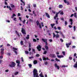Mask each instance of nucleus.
<instances>
[{"label": "nucleus", "mask_w": 77, "mask_h": 77, "mask_svg": "<svg viewBox=\"0 0 77 77\" xmlns=\"http://www.w3.org/2000/svg\"><path fill=\"white\" fill-rule=\"evenodd\" d=\"M5 5H8V3L6 1H5Z\"/></svg>", "instance_id": "052dcab7"}, {"label": "nucleus", "mask_w": 77, "mask_h": 77, "mask_svg": "<svg viewBox=\"0 0 77 77\" xmlns=\"http://www.w3.org/2000/svg\"><path fill=\"white\" fill-rule=\"evenodd\" d=\"M7 8L8 9H9L11 11H12V8H11L10 6H9L8 5L7 6Z\"/></svg>", "instance_id": "f8f14e48"}, {"label": "nucleus", "mask_w": 77, "mask_h": 77, "mask_svg": "<svg viewBox=\"0 0 77 77\" xmlns=\"http://www.w3.org/2000/svg\"><path fill=\"white\" fill-rule=\"evenodd\" d=\"M60 40L62 42H63V40L62 38H60Z\"/></svg>", "instance_id": "09e8293b"}, {"label": "nucleus", "mask_w": 77, "mask_h": 77, "mask_svg": "<svg viewBox=\"0 0 77 77\" xmlns=\"http://www.w3.org/2000/svg\"><path fill=\"white\" fill-rule=\"evenodd\" d=\"M20 2H22V3H23V5L24 6L25 5V3L23 2V0H20Z\"/></svg>", "instance_id": "bb28decb"}, {"label": "nucleus", "mask_w": 77, "mask_h": 77, "mask_svg": "<svg viewBox=\"0 0 77 77\" xmlns=\"http://www.w3.org/2000/svg\"><path fill=\"white\" fill-rule=\"evenodd\" d=\"M10 5L11 7L12 8H15V5L12 4H10Z\"/></svg>", "instance_id": "ddd939ff"}, {"label": "nucleus", "mask_w": 77, "mask_h": 77, "mask_svg": "<svg viewBox=\"0 0 77 77\" xmlns=\"http://www.w3.org/2000/svg\"><path fill=\"white\" fill-rule=\"evenodd\" d=\"M69 21L71 22V25H72V24H73V22H72V19H70L69 20Z\"/></svg>", "instance_id": "2eb2a0df"}, {"label": "nucleus", "mask_w": 77, "mask_h": 77, "mask_svg": "<svg viewBox=\"0 0 77 77\" xmlns=\"http://www.w3.org/2000/svg\"><path fill=\"white\" fill-rule=\"evenodd\" d=\"M28 66L30 68H32V65L31 64H28Z\"/></svg>", "instance_id": "412c9836"}, {"label": "nucleus", "mask_w": 77, "mask_h": 77, "mask_svg": "<svg viewBox=\"0 0 77 77\" xmlns=\"http://www.w3.org/2000/svg\"><path fill=\"white\" fill-rule=\"evenodd\" d=\"M40 56V55L38 54H37L35 55L36 57H39Z\"/></svg>", "instance_id": "72a5a7b5"}, {"label": "nucleus", "mask_w": 77, "mask_h": 77, "mask_svg": "<svg viewBox=\"0 0 77 77\" xmlns=\"http://www.w3.org/2000/svg\"><path fill=\"white\" fill-rule=\"evenodd\" d=\"M49 41L51 42H53V40L51 39H49Z\"/></svg>", "instance_id": "680f3d73"}, {"label": "nucleus", "mask_w": 77, "mask_h": 77, "mask_svg": "<svg viewBox=\"0 0 77 77\" xmlns=\"http://www.w3.org/2000/svg\"><path fill=\"white\" fill-rule=\"evenodd\" d=\"M9 72V70L8 69H7L5 70V72Z\"/></svg>", "instance_id": "69168bd1"}, {"label": "nucleus", "mask_w": 77, "mask_h": 77, "mask_svg": "<svg viewBox=\"0 0 77 77\" xmlns=\"http://www.w3.org/2000/svg\"><path fill=\"white\" fill-rule=\"evenodd\" d=\"M3 56H0V59H3Z\"/></svg>", "instance_id": "0e129e2a"}, {"label": "nucleus", "mask_w": 77, "mask_h": 77, "mask_svg": "<svg viewBox=\"0 0 77 77\" xmlns=\"http://www.w3.org/2000/svg\"><path fill=\"white\" fill-rule=\"evenodd\" d=\"M67 5H69L70 4H69V2L67 1Z\"/></svg>", "instance_id": "603ef678"}, {"label": "nucleus", "mask_w": 77, "mask_h": 77, "mask_svg": "<svg viewBox=\"0 0 77 77\" xmlns=\"http://www.w3.org/2000/svg\"><path fill=\"white\" fill-rule=\"evenodd\" d=\"M27 9H30V5L29 4L28 5V6L27 7Z\"/></svg>", "instance_id": "393cba45"}, {"label": "nucleus", "mask_w": 77, "mask_h": 77, "mask_svg": "<svg viewBox=\"0 0 77 77\" xmlns=\"http://www.w3.org/2000/svg\"><path fill=\"white\" fill-rule=\"evenodd\" d=\"M53 38H54V37H55L56 38H59V35L58 34H56V35H55V33H53Z\"/></svg>", "instance_id": "20e7f679"}, {"label": "nucleus", "mask_w": 77, "mask_h": 77, "mask_svg": "<svg viewBox=\"0 0 77 77\" xmlns=\"http://www.w3.org/2000/svg\"><path fill=\"white\" fill-rule=\"evenodd\" d=\"M16 19H17V18H16V17H14L13 19V20H14V21H16Z\"/></svg>", "instance_id": "6e6d98bb"}, {"label": "nucleus", "mask_w": 77, "mask_h": 77, "mask_svg": "<svg viewBox=\"0 0 77 77\" xmlns=\"http://www.w3.org/2000/svg\"><path fill=\"white\" fill-rule=\"evenodd\" d=\"M55 60L56 61H57V62H60V60H58V59H57V58L55 59Z\"/></svg>", "instance_id": "7c9ffc66"}, {"label": "nucleus", "mask_w": 77, "mask_h": 77, "mask_svg": "<svg viewBox=\"0 0 77 77\" xmlns=\"http://www.w3.org/2000/svg\"><path fill=\"white\" fill-rule=\"evenodd\" d=\"M38 63V61L36 60H34L33 61V63L35 65V64H36Z\"/></svg>", "instance_id": "a211bd4d"}, {"label": "nucleus", "mask_w": 77, "mask_h": 77, "mask_svg": "<svg viewBox=\"0 0 77 77\" xmlns=\"http://www.w3.org/2000/svg\"><path fill=\"white\" fill-rule=\"evenodd\" d=\"M13 49L14 50H17V48H13Z\"/></svg>", "instance_id": "8fccbe9b"}, {"label": "nucleus", "mask_w": 77, "mask_h": 77, "mask_svg": "<svg viewBox=\"0 0 77 77\" xmlns=\"http://www.w3.org/2000/svg\"><path fill=\"white\" fill-rule=\"evenodd\" d=\"M27 36L26 37V39H29V36L30 35H27Z\"/></svg>", "instance_id": "6ab92c4d"}, {"label": "nucleus", "mask_w": 77, "mask_h": 77, "mask_svg": "<svg viewBox=\"0 0 77 77\" xmlns=\"http://www.w3.org/2000/svg\"><path fill=\"white\" fill-rule=\"evenodd\" d=\"M75 11H77V7H75Z\"/></svg>", "instance_id": "774afa93"}, {"label": "nucleus", "mask_w": 77, "mask_h": 77, "mask_svg": "<svg viewBox=\"0 0 77 77\" xmlns=\"http://www.w3.org/2000/svg\"><path fill=\"white\" fill-rule=\"evenodd\" d=\"M19 72H15L14 73L15 75H17V74H18Z\"/></svg>", "instance_id": "5701e85b"}, {"label": "nucleus", "mask_w": 77, "mask_h": 77, "mask_svg": "<svg viewBox=\"0 0 77 77\" xmlns=\"http://www.w3.org/2000/svg\"><path fill=\"white\" fill-rule=\"evenodd\" d=\"M16 62L17 63V66H20V61L17 60L16 61Z\"/></svg>", "instance_id": "1a4fd4ad"}, {"label": "nucleus", "mask_w": 77, "mask_h": 77, "mask_svg": "<svg viewBox=\"0 0 77 77\" xmlns=\"http://www.w3.org/2000/svg\"><path fill=\"white\" fill-rule=\"evenodd\" d=\"M60 12H61V11H59L58 13H57L56 14L57 15H59V14H60Z\"/></svg>", "instance_id": "cd10ccee"}, {"label": "nucleus", "mask_w": 77, "mask_h": 77, "mask_svg": "<svg viewBox=\"0 0 77 77\" xmlns=\"http://www.w3.org/2000/svg\"><path fill=\"white\" fill-rule=\"evenodd\" d=\"M60 12H61V11H59L58 13H57L56 14L57 15H59V14H60Z\"/></svg>", "instance_id": "c85d7f7f"}, {"label": "nucleus", "mask_w": 77, "mask_h": 77, "mask_svg": "<svg viewBox=\"0 0 77 77\" xmlns=\"http://www.w3.org/2000/svg\"><path fill=\"white\" fill-rule=\"evenodd\" d=\"M64 0V2L65 3H67V1H66V0Z\"/></svg>", "instance_id": "bf43d9fd"}, {"label": "nucleus", "mask_w": 77, "mask_h": 77, "mask_svg": "<svg viewBox=\"0 0 77 77\" xmlns=\"http://www.w3.org/2000/svg\"><path fill=\"white\" fill-rule=\"evenodd\" d=\"M59 33L60 34V35H62V34H63V33H62V32L60 31H59Z\"/></svg>", "instance_id": "3c124183"}, {"label": "nucleus", "mask_w": 77, "mask_h": 77, "mask_svg": "<svg viewBox=\"0 0 77 77\" xmlns=\"http://www.w3.org/2000/svg\"><path fill=\"white\" fill-rule=\"evenodd\" d=\"M16 64L14 62H11V64L9 65V66L11 68H13L15 66Z\"/></svg>", "instance_id": "f03ea898"}, {"label": "nucleus", "mask_w": 77, "mask_h": 77, "mask_svg": "<svg viewBox=\"0 0 77 77\" xmlns=\"http://www.w3.org/2000/svg\"><path fill=\"white\" fill-rule=\"evenodd\" d=\"M57 57L58 58H60H60L63 57L64 56H63L62 55H57Z\"/></svg>", "instance_id": "9b49d317"}, {"label": "nucleus", "mask_w": 77, "mask_h": 77, "mask_svg": "<svg viewBox=\"0 0 77 77\" xmlns=\"http://www.w3.org/2000/svg\"><path fill=\"white\" fill-rule=\"evenodd\" d=\"M37 48L39 51H41V46L39 45L37 47Z\"/></svg>", "instance_id": "39448f33"}, {"label": "nucleus", "mask_w": 77, "mask_h": 77, "mask_svg": "<svg viewBox=\"0 0 77 77\" xmlns=\"http://www.w3.org/2000/svg\"><path fill=\"white\" fill-rule=\"evenodd\" d=\"M21 32L23 35H26V30L25 29H24V28H21Z\"/></svg>", "instance_id": "7ed1b4c3"}, {"label": "nucleus", "mask_w": 77, "mask_h": 77, "mask_svg": "<svg viewBox=\"0 0 77 77\" xmlns=\"http://www.w3.org/2000/svg\"><path fill=\"white\" fill-rule=\"evenodd\" d=\"M36 23L37 24V26H39V21L37 20L36 21Z\"/></svg>", "instance_id": "f3484780"}, {"label": "nucleus", "mask_w": 77, "mask_h": 77, "mask_svg": "<svg viewBox=\"0 0 77 77\" xmlns=\"http://www.w3.org/2000/svg\"><path fill=\"white\" fill-rule=\"evenodd\" d=\"M25 54H29V52L28 51H25Z\"/></svg>", "instance_id": "e433bc0d"}, {"label": "nucleus", "mask_w": 77, "mask_h": 77, "mask_svg": "<svg viewBox=\"0 0 77 77\" xmlns=\"http://www.w3.org/2000/svg\"><path fill=\"white\" fill-rule=\"evenodd\" d=\"M25 22H26V20H24L22 21V23L23 24H25Z\"/></svg>", "instance_id": "de8ad7c7"}, {"label": "nucleus", "mask_w": 77, "mask_h": 77, "mask_svg": "<svg viewBox=\"0 0 77 77\" xmlns=\"http://www.w3.org/2000/svg\"><path fill=\"white\" fill-rule=\"evenodd\" d=\"M65 26H66V25L68 24V22H67L66 21H65Z\"/></svg>", "instance_id": "473e14b6"}, {"label": "nucleus", "mask_w": 77, "mask_h": 77, "mask_svg": "<svg viewBox=\"0 0 77 77\" xmlns=\"http://www.w3.org/2000/svg\"><path fill=\"white\" fill-rule=\"evenodd\" d=\"M52 12L53 14H56V12L55 11H52Z\"/></svg>", "instance_id": "5fc2aeb1"}, {"label": "nucleus", "mask_w": 77, "mask_h": 77, "mask_svg": "<svg viewBox=\"0 0 77 77\" xmlns=\"http://www.w3.org/2000/svg\"><path fill=\"white\" fill-rule=\"evenodd\" d=\"M45 14L46 16L47 17V18H50V16L48 13L46 12Z\"/></svg>", "instance_id": "6e6552de"}, {"label": "nucleus", "mask_w": 77, "mask_h": 77, "mask_svg": "<svg viewBox=\"0 0 77 77\" xmlns=\"http://www.w3.org/2000/svg\"><path fill=\"white\" fill-rule=\"evenodd\" d=\"M33 6L34 8H36V4H33Z\"/></svg>", "instance_id": "58836bf2"}, {"label": "nucleus", "mask_w": 77, "mask_h": 77, "mask_svg": "<svg viewBox=\"0 0 77 77\" xmlns=\"http://www.w3.org/2000/svg\"><path fill=\"white\" fill-rule=\"evenodd\" d=\"M50 57H51L53 58H55L56 57V55L55 54H51L49 55Z\"/></svg>", "instance_id": "0eeeda50"}, {"label": "nucleus", "mask_w": 77, "mask_h": 77, "mask_svg": "<svg viewBox=\"0 0 77 77\" xmlns=\"http://www.w3.org/2000/svg\"><path fill=\"white\" fill-rule=\"evenodd\" d=\"M33 58H34V57L33 56L29 57V59H33Z\"/></svg>", "instance_id": "2f4dec72"}, {"label": "nucleus", "mask_w": 77, "mask_h": 77, "mask_svg": "<svg viewBox=\"0 0 77 77\" xmlns=\"http://www.w3.org/2000/svg\"><path fill=\"white\" fill-rule=\"evenodd\" d=\"M69 60H72V57H69Z\"/></svg>", "instance_id": "13d9d810"}, {"label": "nucleus", "mask_w": 77, "mask_h": 77, "mask_svg": "<svg viewBox=\"0 0 77 77\" xmlns=\"http://www.w3.org/2000/svg\"><path fill=\"white\" fill-rule=\"evenodd\" d=\"M56 24H58V21H57V20H56Z\"/></svg>", "instance_id": "e2e57ef3"}, {"label": "nucleus", "mask_w": 77, "mask_h": 77, "mask_svg": "<svg viewBox=\"0 0 77 77\" xmlns=\"http://www.w3.org/2000/svg\"><path fill=\"white\" fill-rule=\"evenodd\" d=\"M47 51H45L43 53V54H47Z\"/></svg>", "instance_id": "79ce46f5"}, {"label": "nucleus", "mask_w": 77, "mask_h": 77, "mask_svg": "<svg viewBox=\"0 0 77 77\" xmlns=\"http://www.w3.org/2000/svg\"><path fill=\"white\" fill-rule=\"evenodd\" d=\"M62 38H65V35H63V34H62Z\"/></svg>", "instance_id": "c03bdc74"}, {"label": "nucleus", "mask_w": 77, "mask_h": 77, "mask_svg": "<svg viewBox=\"0 0 77 77\" xmlns=\"http://www.w3.org/2000/svg\"><path fill=\"white\" fill-rule=\"evenodd\" d=\"M60 15H63V11H61V12H60Z\"/></svg>", "instance_id": "a19ab883"}, {"label": "nucleus", "mask_w": 77, "mask_h": 77, "mask_svg": "<svg viewBox=\"0 0 77 77\" xmlns=\"http://www.w3.org/2000/svg\"><path fill=\"white\" fill-rule=\"evenodd\" d=\"M58 8L60 9H62L63 8V5H60L58 6Z\"/></svg>", "instance_id": "4468645a"}, {"label": "nucleus", "mask_w": 77, "mask_h": 77, "mask_svg": "<svg viewBox=\"0 0 77 77\" xmlns=\"http://www.w3.org/2000/svg\"><path fill=\"white\" fill-rule=\"evenodd\" d=\"M42 40L43 42L45 43V48L46 50L48 49V47L47 46L48 45V43H47V39H44L43 38H42Z\"/></svg>", "instance_id": "f257e3e1"}, {"label": "nucleus", "mask_w": 77, "mask_h": 77, "mask_svg": "<svg viewBox=\"0 0 77 77\" xmlns=\"http://www.w3.org/2000/svg\"><path fill=\"white\" fill-rule=\"evenodd\" d=\"M39 27L40 29H42V27L41 26V24H39Z\"/></svg>", "instance_id": "4c0bfd02"}, {"label": "nucleus", "mask_w": 77, "mask_h": 77, "mask_svg": "<svg viewBox=\"0 0 77 77\" xmlns=\"http://www.w3.org/2000/svg\"><path fill=\"white\" fill-rule=\"evenodd\" d=\"M75 48V46H72V48Z\"/></svg>", "instance_id": "338daca9"}, {"label": "nucleus", "mask_w": 77, "mask_h": 77, "mask_svg": "<svg viewBox=\"0 0 77 77\" xmlns=\"http://www.w3.org/2000/svg\"><path fill=\"white\" fill-rule=\"evenodd\" d=\"M33 42H36V40L35 38H33Z\"/></svg>", "instance_id": "a878e982"}, {"label": "nucleus", "mask_w": 77, "mask_h": 77, "mask_svg": "<svg viewBox=\"0 0 77 77\" xmlns=\"http://www.w3.org/2000/svg\"><path fill=\"white\" fill-rule=\"evenodd\" d=\"M13 51L14 52V53H15V54H17V51H15V50H13Z\"/></svg>", "instance_id": "c9c22d12"}, {"label": "nucleus", "mask_w": 77, "mask_h": 77, "mask_svg": "<svg viewBox=\"0 0 77 77\" xmlns=\"http://www.w3.org/2000/svg\"><path fill=\"white\" fill-rule=\"evenodd\" d=\"M20 44L21 45H24V44L23 43V41H22L20 42Z\"/></svg>", "instance_id": "4be33fe9"}, {"label": "nucleus", "mask_w": 77, "mask_h": 77, "mask_svg": "<svg viewBox=\"0 0 77 77\" xmlns=\"http://www.w3.org/2000/svg\"><path fill=\"white\" fill-rule=\"evenodd\" d=\"M57 29H58V30H60V29H61V28L60 27H58L57 28Z\"/></svg>", "instance_id": "864d4df0"}, {"label": "nucleus", "mask_w": 77, "mask_h": 77, "mask_svg": "<svg viewBox=\"0 0 77 77\" xmlns=\"http://www.w3.org/2000/svg\"><path fill=\"white\" fill-rule=\"evenodd\" d=\"M29 48H30V47H31V44L30 43L29 44Z\"/></svg>", "instance_id": "49530a36"}, {"label": "nucleus", "mask_w": 77, "mask_h": 77, "mask_svg": "<svg viewBox=\"0 0 77 77\" xmlns=\"http://www.w3.org/2000/svg\"><path fill=\"white\" fill-rule=\"evenodd\" d=\"M45 65H47V64H48V62H45Z\"/></svg>", "instance_id": "4d7b16f0"}, {"label": "nucleus", "mask_w": 77, "mask_h": 77, "mask_svg": "<svg viewBox=\"0 0 77 77\" xmlns=\"http://www.w3.org/2000/svg\"><path fill=\"white\" fill-rule=\"evenodd\" d=\"M66 47H67V48H69V46L67 43L66 44Z\"/></svg>", "instance_id": "a18cd8bd"}, {"label": "nucleus", "mask_w": 77, "mask_h": 77, "mask_svg": "<svg viewBox=\"0 0 77 77\" xmlns=\"http://www.w3.org/2000/svg\"><path fill=\"white\" fill-rule=\"evenodd\" d=\"M57 65V63H56L54 64V66L56 68H57V69H59V66L58 65Z\"/></svg>", "instance_id": "9d476101"}, {"label": "nucleus", "mask_w": 77, "mask_h": 77, "mask_svg": "<svg viewBox=\"0 0 77 77\" xmlns=\"http://www.w3.org/2000/svg\"><path fill=\"white\" fill-rule=\"evenodd\" d=\"M42 58H43V60H47V58H46L44 57H43Z\"/></svg>", "instance_id": "b1692460"}, {"label": "nucleus", "mask_w": 77, "mask_h": 77, "mask_svg": "<svg viewBox=\"0 0 77 77\" xmlns=\"http://www.w3.org/2000/svg\"><path fill=\"white\" fill-rule=\"evenodd\" d=\"M74 16L75 18H77V14H76V13L74 14Z\"/></svg>", "instance_id": "c756f323"}, {"label": "nucleus", "mask_w": 77, "mask_h": 77, "mask_svg": "<svg viewBox=\"0 0 77 77\" xmlns=\"http://www.w3.org/2000/svg\"><path fill=\"white\" fill-rule=\"evenodd\" d=\"M32 51L34 53H36V52L35 51V50L34 49H32Z\"/></svg>", "instance_id": "f704fd0d"}, {"label": "nucleus", "mask_w": 77, "mask_h": 77, "mask_svg": "<svg viewBox=\"0 0 77 77\" xmlns=\"http://www.w3.org/2000/svg\"><path fill=\"white\" fill-rule=\"evenodd\" d=\"M74 68H77V61L76 62V63L73 66Z\"/></svg>", "instance_id": "dca6fc26"}, {"label": "nucleus", "mask_w": 77, "mask_h": 77, "mask_svg": "<svg viewBox=\"0 0 77 77\" xmlns=\"http://www.w3.org/2000/svg\"><path fill=\"white\" fill-rule=\"evenodd\" d=\"M55 25V24L54 23H53L52 24H51V26L52 28H53V27H54V26Z\"/></svg>", "instance_id": "aec40b11"}, {"label": "nucleus", "mask_w": 77, "mask_h": 77, "mask_svg": "<svg viewBox=\"0 0 77 77\" xmlns=\"http://www.w3.org/2000/svg\"><path fill=\"white\" fill-rule=\"evenodd\" d=\"M62 54H63L64 56H65V51H63Z\"/></svg>", "instance_id": "37998d69"}, {"label": "nucleus", "mask_w": 77, "mask_h": 77, "mask_svg": "<svg viewBox=\"0 0 77 77\" xmlns=\"http://www.w3.org/2000/svg\"><path fill=\"white\" fill-rule=\"evenodd\" d=\"M73 29H74V31H75V30H76L75 26H74Z\"/></svg>", "instance_id": "ea45409f"}, {"label": "nucleus", "mask_w": 77, "mask_h": 77, "mask_svg": "<svg viewBox=\"0 0 77 77\" xmlns=\"http://www.w3.org/2000/svg\"><path fill=\"white\" fill-rule=\"evenodd\" d=\"M4 51H5V49L4 48L1 49V53L2 55H3L4 54Z\"/></svg>", "instance_id": "423d86ee"}]
</instances>
